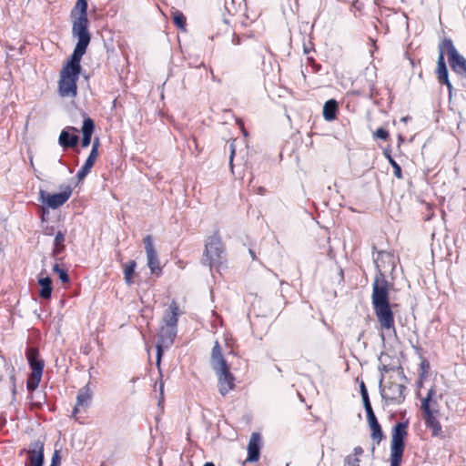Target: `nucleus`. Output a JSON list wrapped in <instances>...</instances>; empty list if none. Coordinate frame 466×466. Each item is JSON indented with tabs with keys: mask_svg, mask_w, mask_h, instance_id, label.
Returning a JSON list of instances; mask_svg holds the SVG:
<instances>
[{
	"mask_svg": "<svg viewBox=\"0 0 466 466\" xmlns=\"http://www.w3.org/2000/svg\"><path fill=\"white\" fill-rule=\"evenodd\" d=\"M97 157L88 155L87 158L86 159L84 165L81 167V168L76 173V177L79 181L83 180L91 171V168L93 167L94 164L96 163Z\"/></svg>",
	"mask_w": 466,
	"mask_h": 466,
	"instance_id": "obj_26",
	"label": "nucleus"
},
{
	"mask_svg": "<svg viewBox=\"0 0 466 466\" xmlns=\"http://www.w3.org/2000/svg\"><path fill=\"white\" fill-rule=\"evenodd\" d=\"M436 394V390L434 388L429 389L426 397L421 401V409H431V403H435V400H433V397Z\"/></svg>",
	"mask_w": 466,
	"mask_h": 466,
	"instance_id": "obj_31",
	"label": "nucleus"
},
{
	"mask_svg": "<svg viewBox=\"0 0 466 466\" xmlns=\"http://www.w3.org/2000/svg\"><path fill=\"white\" fill-rule=\"evenodd\" d=\"M100 466H107L105 462H102Z\"/></svg>",
	"mask_w": 466,
	"mask_h": 466,
	"instance_id": "obj_53",
	"label": "nucleus"
},
{
	"mask_svg": "<svg viewBox=\"0 0 466 466\" xmlns=\"http://www.w3.org/2000/svg\"><path fill=\"white\" fill-rule=\"evenodd\" d=\"M360 395H361V397L369 395L368 390H367L366 385H365V383L363 381L360 382Z\"/></svg>",
	"mask_w": 466,
	"mask_h": 466,
	"instance_id": "obj_41",
	"label": "nucleus"
},
{
	"mask_svg": "<svg viewBox=\"0 0 466 466\" xmlns=\"http://www.w3.org/2000/svg\"><path fill=\"white\" fill-rule=\"evenodd\" d=\"M52 279L49 276L40 278L38 284L40 286L39 296L44 299H49L52 295L53 286Z\"/></svg>",
	"mask_w": 466,
	"mask_h": 466,
	"instance_id": "obj_22",
	"label": "nucleus"
},
{
	"mask_svg": "<svg viewBox=\"0 0 466 466\" xmlns=\"http://www.w3.org/2000/svg\"><path fill=\"white\" fill-rule=\"evenodd\" d=\"M27 457L28 462L25 463V466H44V442L40 440L32 442L27 451Z\"/></svg>",
	"mask_w": 466,
	"mask_h": 466,
	"instance_id": "obj_13",
	"label": "nucleus"
},
{
	"mask_svg": "<svg viewBox=\"0 0 466 466\" xmlns=\"http://www.w3.org/2000/svg\"><path fill=\"white\" fill-rule=\"evenodd\" d=\"M379 370L381 371V375L383 374V372H389L390 370H394V367H390L389 365H386V364H382L379 367Z\"/></svg>",
	"mask_w": 466,
	"mask_h": 466,
	"instance_id": "obj_38",
	"label": "nucleus"
},
{
	"mask_svg": "<svg viewBox=\"0 0 466 466\" xmlns=\"http://www.w3.org/2000/svg\"><path fill=\"white\" fill-rule=\"evenodd\" d=\"M145 249L147 258V266L150 268L152 274H161V268L159 266L158 255L153 246L151 236L147 235L144 238Z\"/></svg>",
	"mask_w": 466,
	"mask_h": 466,
	"instance_id": "obj_12",
	"label": "nucleus"
},
{
	"mask_svg": "<svg viewBox=\"0 0 466 466\" xmlns=\"http://www.w3.org/2000/svg\"><path fill=\"white\" fill-rule=\"evenodd\" d=\"M99 138L96 137L93 141L92 148L89 155L94 156L96 157H98V147H99Z\"/></svg>",
	"mask_w": 466,
	"mask_h": 466,
	"instance_id": "obj_36",
	"label": "nucleus"
},
{
	"mask_svg": "<svg viewBox=\"0 0 466 466\" xmlns=\"http://www.w3.org/2000/svg\"><path fill=\"white\" fill-rule=\"evenodd\" d=\"M87 9V0H77L70 13V16L73 19L72 35L77 38L76 46L85 47H88L91 41V35L88 30Z\"/></svg>",
	"mask_w": 466,
	"mask_h": 466,
	"instance_id": "obj_4",
	"label": "nucleus"
},
{
	"mask_svg": "<svg viewBox=\"0 0 466 466\" xmlns=\"http://www.w3.org/2000/svg\"><path fill=\"white\" fill-rule=\"evenodd\" d=\"M46 214H48L47 210H44L42 214V220L44 221L46 219Z\"/></svg>",
	"mask_w": 466,
	"mask_h": 466,
	"instance_id": "obj_49",
	"label": "nucleus"
},
{
	"mask_svg": "<svg viewBox=\"0 0 466 466\" xmlns=\"http://www.w3.org/2000/svg\"><path fill=\"white\" fill-rule=\"evenodd\" d=\"M363 452H364L363 449L360 446H357L353 450L352 456L359 458L360 456H361L363 454Z\"/></svg>",
	"mask_w": 466,
	"mask_h": 466,
	"instance_id": "obj_39",
	"label": "nucleus"
},
{
	"mask_svg": "<svg viewBox=\"0 0 466 466\" xmlns=\"http://www.w3.org/2000/svg\"><path fill=\"white\" fill-rule=\"evenodd\" d=\"M124 279L127 285L131 286L134 283L133 278L136 275L137 262L130 260L129 262L123 264Z\"/></svg>",
	"mask_w": 466,
	"mask_h": 466,
	"instance_id": "obj_25",
	"label": "nucleus"
},
{
	"mask_svg": "<svg viewBox=\"0 0 466 466\" xmlns=\"http://www.w3.org/2000/svg\"><path fill=\"white\" fill-rule=\"evenodd\" d=\"M42 376L43 374L30 372L26 381V390L30 394L38 388Z\"/></svg>",
	"mask_w": 466,
	"mask_h": 466,
	"instance_id": "obj_27",
	"label": "nucleus"
},
{
	"mask_svg": "<svg viewBox=\"0 0 466 466\" xmlns=\"http://www.w3.org/2000/svg\"><path fill=\"white\" fill-rule=\"evenodd\" d=\"M180 314L178 304L173 300L165 310L162 322L163 326L177 329L178 316Z\"/></svg>",
	"mask_w": 466,
	"mask_h": 466,
	"instance_id": "obj_19",
	"label": "nucleus"
},
{
	"mask_svg": "<svg viewBox=\"0 0 466 466\" xmlns=\"http://www.w3.org/2000/svg\"><path fill=\"white\" fill-rule=\"evenodd\" d=\"M172 19L174 25L179 29H186V16L179 10L172 11Z\"/></svg>",
	"mask_w": 466,
	"mask_h": 466,
	"instance_id": "obj_28",
	"label": "nucleus"
},
{
	"mask_svg": "<svg viewBox=\"0 0 466 466\" xmlns=\"http://www.w3.org/2000/svg\"><path fill=\"white\" fill-rule=\"evenodd\" d=\"M92 400V392L90 390L89 385L82 387L77 393L76 396V403L77 406L81 407H88Z\"/></svg>",
	"mask_w": 466,
	"mask_h": 466,
	"instance_id": "obj_23",
	"label": "nucleus"
},
{
	"mask_svg": "<svg viewBox=\"0 0 466 466\" xmlns=\"http://www.w3.org/2000/svg\"><path fill=\"white\" fill-rule=\"evenodd\" d=\"M412 347H413V349H414L416 351H420V347H418V346H414V345H413Z\"/></svg>",
	"mask_w": 466,
	"mask_h": 466,
	"instance_id": "obj_51",
	"label": "nucleus"
},
{
	"mask_svg": "<svg viewBox=\"0 0 466 466\" xmlns=\"http://www.w3.org/2000/svg\"><path fill=\"white\" fill-rule=\"evenodd\" d=\"M87 47L76 46L66 63L63 66L58 81V93L62 97H76L77 80L81 73V59Z\"/></svg>",
	"mask_w": 466,
	"mask_h": 466,
	"instance_id": "obj_2",
	"label": "nucleus"
},
{
	"mask_svg": "<svg viewBox=\"0 0 466 466\" xmlns=\"http://www.w3.org/2000/svg\"><path fill=\"white\" fill-rule=\"evenodd\" d=\"M12 394L13 396L15 397V394H16V386H15V383H14L13 387H12Z\"/></svg>",
	"mask_w": 466,
	"mask_h": 466,
	"instance_id": "obj_47",
	"label": "nucleus"
},
{
	"mask_svg": "<svg viewBox=\"0 0 466 466\" xmlns=\"http://www.w3.org/2000/svg\"><path fill=\"white\" fill-rule=\"evenodd\" d=\"M204 466H215L213 462H206Z\"/></svg>",
	"mask_w": 466,
	"mask_h": 466,
	"instance_id": "obj_50",
	"label": "nucleus"
},
{
	"mask_svg": "<svg viewBox=\"0 0 466 466\" xmlns=\"http://www.w3.org/2000/svg\"><path fill=\"white\" fill-rule=\"evenodd\" d=\"M177 333V329L161 326L160 330L157 334V342L156 345L157 367L160 366L164 351L173 345Z\"/></svg>",
	"mask_w": 466,
	"mask_h": 466,
	"instance_id": "obj_9",
	"label": "nucleus"
},
{
	"mask_svg": "<svg viewBox=\"0 0 466 466\" xmlns=\"http://www.w3.org/2000/svg\"><path fill=\"white\" fill-rule=\"evenodd\" d=\"M79 130L72 126L64 127L58 137V144L64 149L76 148L79 143Z\"/></svg>",
	"mask_w": 466,
	"mask_h": 466,
	"instance_id": "obj_11",
	"label": "nucleus"
},
{
	"mask_svg": "<svg viewBox=\"0 0 466 466\" xmlns=\"http://www.w3.org/2000/svg\"><path fill=\"white\" fill-rule=\"evenodd\" d=\"M437 78L439 82L445 85L449 90V95L451 96L452 85L449 79V71L445 62L444 56H442V51L439 54L437 61Z\"/></svg>",
	"mask_w": 466,
	"mask_h": 466,
	"instance_id": "obj_17",
	"label": "nucleus"
},
{
	"mask_svg": "<svg viewBox=\"0 0 466 466\" xmlns=\"http://www.w3.org/2000/svg\"><path fill=\"white\" fill-rule=\"evenodd\" d=\"M384 258L393 265V257L386 251H379L377 257L373 258L377 272L372 284L371 304L380 329L396 336L394 314L390 303V284L379 263V260Z\"/></svg>",
	"mask_w": 466,
	"mask_h": 466,
	"instance_id": "obj_1",
	"label": "nucleus"
},
{
	"mask_svg": "<svg viewBox=\"0 0 466 466\" xmlns=\"http://www.w3.org/2000/svg\"><path fill=\"white\" fill-rule=\"evenodd\" d=\"M386 158L389 160V163L393 168L394 176L398 178L402 177V172L400 166L394 160V158L391 157L390 152L389 150H384L383 152Z\"/></svg>",
	"mask_w": 466,
	"mask_h": 466,
	"instance_id": "obj_29",
	"label": "nucleus"
},
{
	"mask_svg": "<svg viewBox=\"0 0 466 466\" xmlns=\"http://www.w3.org/2000/svg\"><path fill=\"white\" fill-rule=\"evenodd\" d=\"M79 407H80V406H77V403H76V405H75V407H74V409H73V411H72V416H76V415L78 413V411H79Z\"/></svg>",
	"mask_w": 466,
	"mask_h": 466,
	"instance_id": "obj_45",
	"label": "nucleus"
},
{
	"mask_svg": "<svg viewBox=\"0 0 466 466\" xmlns=\"http://www.w3.org/2000/svg\"><path fill=\"white\" fill-rule=\"evenodd\" d=\"M60 464H61L60 451L55 450L52 459H51L50 466H60Z\"/></svg>",
	"mask_w": 466,
	"mask_h": 466,
	"instance_id": "obj_35",
	"label": "nucleus"
},
{
	"mask_svg": "<svg viewBox=\"0 0 466 466\" xmlns=\"http://www.w3.org/2000/svg\"><path fill=\"white\" fill-rule=\"evenodd\" d=\"M339 103L331 98L325 102L323 106V117L327 121H333L337 117Z\"/></svg>",
	"mask_w": 466,
	"mask_h": 466,
	"instance_id": "obj_21",
	"label": "nucleus"
},
{
	"mask_svg": "<svg viewBox=\"0 0 466 466\" xmlns=\"http://www.w3.org/2000/svg\"><path fill=\"white\" fill-rule=\"evenodd\" d=\"M422 411L426 427L431 431L432 436H439L441 432V425L435 416L438 410H434L433 409H422Z\"/></svg>",
	"mask_w": 466,
	"mask_h": 466,
	"instance_id": "obj_18",
	"label": "nucleus"
},
{
	"mask_svg": "<svg viewBox=\"0 0 466 466\" xmlns=\"http://www.w3.org/2000/svg\"><path fill=\"white\" fill-rule=\"evenodd\" d=\"M224 245L218 231L210 236L205 244L204 258L202 263L208 266L210 269L221 264Z\"/></svg>",
	"mask_w": 466,
	"mask_h": 466,
	"instance_id": "obj_7",
	"label": "nucleus"
},
{
	"mask_svg": "<svg viewBox=\"0 0 466 466\" xmlns=\"http://www.w3.org/2000/svg\"><path fill=\"white\" fill-rule=\"evenodd\" d=\"M420 367L422 370L425 369V367L429 368V363L426 360L421 361Z\"/></svg>",
	"mask_w": 466,
	"mask_h": 466,
	"instance_id": "obj_46",
	"label": "nucleus"
},
{
	"mask_svg": "<svg viewBox=\"0 0 466 466\" xmlns=\"http://www.w3.org/2000/svg\"><path fill=\"white\" fill-rule=\"evenodd\" d=\"M383 380L384 374L380 375L379 381L380 393L382 400H385L387 404H401L406 398V386L396 382H389L388 385L383 386Z\"/></svg>",
	"mask_w": 466,
	"mask_h": 466,
	"instance_id": "obj_8",
	"label": "nucleus"
},
{
	"mask_svg": "<svg viewBox=\"0 0 466 466\" xmlns=\"http://www.w3.org/2000/svg\"><path fill=\"white\" fill-rule=\"evenodd\" d=\"M235 152H236V150H235L234 144L231 143L230 144V157H229V163H230L231 168L233 167L232 162H233V157L235 156Z\"/></svg>",
	"mask_w": 466,
	"mask_h": 466,
	"instance_id": "obj_40",
	"label": "nucleus"
},
{
	"mask_svg": "<svg viewBox=\"0 0 466 466\" xmlns=\"http://www.w3.org/2000/svg\"><path fill=\"white\" fill-rule=\"evenodd\" d=\"M25 357L31 373L43 374L45 362L39 356V350L35 347H28L25 350Z\"/></svg>",
	"mask_w": 466,
	"mask_h": 466,
	"instance_id": "obj_14",
	"label": "nucleus"
},
{
	"mask_svg": "<svg viewBox=\"0 0 466 466\" xmlns=\"http://www.w3.org/2000/svg\"><path fill=\"white\" fill-rule=\"evenodd\" d=\"M249 254H250V256H251L253 260L256 259L255 252L251 248L249 249Z\"/></svg>",
	"mask_w": 466,
	"mask_h": 466,
	"instance_id": "obj_48",
	"label": "nucleus"
},
{
	"mask_svg": "<svg viewBox=\"0 0 466 466\" xmlns=\"http://www.w3.org/2000/svg\"><path fill=\"white\" fill-rule=\"evenodd\" d=\"M65 232L61 231V230H58L56 234H55V239H54V248L52 249V255L56 258V259H57V256L59 254H61L65 248H66V246L64 244L65 242Z\"/></svg>",
	"mask_w": 466,
	"mask_h": 466,
	"instance_id": "obj_24",
	"label": "nucleus"
},
{
	"mask_svg": "<svg viewBox=\"0 0 466 466\" xmlns=\"http://www.w3.org/2000/svg\"><path fill=\"white\" fill-rule=\"evenodd\" d=\"M286 466H289V463Z\"/></svg>",
	"mask_w": 466,
	"mask_h": 466,
	"instance_id": "obj_54",
	"label": "nucleus"
},
{
	"mask_svg": "<svg viewBox=\"0 0 466 466\" xmlns=\"http://www.w3.org/2000/svg\"><path fill=\"white\" fill-rule=\"evenodd\" d=\"M374 137L375 138H378V139H381V140H384V141H387L390 137V134H389V131L384 128V127H379L375 133H374Z\"/></svg>",
	"mask_w": 466,
	"mask_h": 466,
	"instance_id": "obj_32",
	"label": "nucleus"
},
{
	"mask_svg": "<svg viewBox=\"0 0 466 466\" xmlns=\"http://www.w3.org/2000/svg\"><path fill=\"white\" fill-rule=\"evenodd\" d=\"M363 406L367 415L374 413L369 395L362 396Z\"/></svg>",
	"mask_w": 466,
	"mask_h": 466,
	"instance_id": "obj_34",
	"label": "nucleus"
},
{
	"mask_svg": "<svg viewBox=\"0 0 466 466\" xmlns=\"http://www.w3.org/2000/svg\"><path fill=\"white\" fill-rule=\"evenodd\" d=\"M397 370H398V374H399V376H400L401 379H406V377H405V375H404V372H403V370H402L400 367H399V368L397 369Z\"/></svg>",
	"mask_w": 466,
	"mask_h": 466,
	"instance_id": "obj_43",
	"label": "nucleus"
},
{
	"mask_svg": "<svg viewBox=\"0 0 466 466\" xmlns=\"http://www.w3.org/2000/svg\"><path fill=\"white\" fill-rule=\"evenodd\" d=\"M53 272L57 274L59 280L62 283H68L70 281L69 275L67 271L62 268H60L58 263H56L53 267Z\"/></svg>",
	"mask_w": 466,
	"mask_h": 466,
	"instance_id": "obj_30",
	"label": "nucleus"
},
{
	"mask_svg": "<svg viewBox=\"0 0 466 466\" xmlns=\"http://www.w3.org/2000/svg\"><path fill=\"white\" fill-rule=\"evenodd\" d=\"M409 422H397L392 429L390 443V466H400L405 450V439L408 435Z\"/></svg>",
	"mask_w": 466,
	"mask_h": 466,
	"instance_id": "obj_5",
	"label": "nucleus"
},
{
	"mask_svg": "<svg viewBox=\"0 0 466 466\" xmlns=\"http://www.w3.org/2000/svg\"><path fill=\"white\" fill-rule=\"evenodd\" d=\"M441 51L442 56L447 53L451 70L462 78H466V58L458 52L451 38H444L439 45V54Z\"/></svg>",
	"mask_w": 466,
	"mask_h": 466,
	"instance_id": "obj_6",
	"label": "nucleus"
},
{
	"mask_svg": "<svg viewBox=\"0 0 466 466\" xmlns=\"http://www.w3.org/2000/svg\"><path fill=\"white\" fill-rule=\"evenodd\" d=\"M72 189L66 187L65 190L59 193L50 194L44 189H40L38 200L52 209L58 208L63 206L70 198Z\"/></svg>",
	"mask_w": 466,
	"mask_h": 466,
	"instance_id": "obj_10",
	"label": "nucleus"
},
{
	"mask_svg": "<svg viewBox=\"0 0 466 466\" xmlns=\"http://www.w3.org/2000/svg\"><path fill=\"white\" fill-rule=\"evenodd\" d=\"M210 367L218 377V391L226 396L235 388V377L230 371V366L225 359L218 341H216L210 354Z\"/></svg>",
	"mask_w": 466,
	"mask_h": 466,
	"instance_id": "obj_3",
	"label": "nucleus"
},
{
	"mask_svg": "<svg viewBox=\"0 0 466 466\" xmlns=\"http://www.w3.org/2000/svg\"><path fill=\"white\" fill-rule=\"evenodd\" d=\"M56 232H55V227L54 226H46L44 228H43V234L46 235V236H53L55 235Z\"/></svg>",
	"mask_w": 466,
	"mask_h": 466,
	"instance_id": "obj_37",
	"label": "nucleus"
},
{
	"mask_svg": "<svg viewBox=\"0 0 466 466\" xmlns=\"http://www.w3.org/2000/svg\"><path fill=\"white\" fill-rule=\"evenodd\" d=\"M368 423L371 430L370 437L372 441H376V444H380L384 438V434L380 424L379 423L375 413L367 415Z\"/></svg>",
	"mask_w": 466,
	"mask_h": 466,
	"instance_id": "obj_20",
	"label": "nucleus"
},
{
	"mask_svg": "<svg viewBox=\"0 0 466 466\" xmlns=\"http://www.w3.org/2000/svg\"><path fill=\"white\" fill-rule=\"evenodd\" d=\"M261 436L258 432H253L248 444L247 461H258L260 456Z\"/></svg>",
	"mask_w": 466,
	"mask_h": 466,
	"instance_id": "obj_16",
	"label": "nucleus"
},
{
	"mask_svg": "<svg viewBox=\"0 0 466 466\" xmlns=\"http://www.w3.org/2000/svg\"><path fill=\"white\" fill-rule=\"evenodd\" d=\"M232 43L234 45H239L240 44V38L238 35H237L236 34L233 35V37H232Z\"/></svg>",
	"mask_w": 466,
	"mask_h": 466,
	"instance_id": "obj_42",
	"label": "nucleus"
},
{
	"mask_svg": "<svg viewBox=\"0 0 466 466\" xmlns=\"http://www.w3.org/2000/svg\"><path fill=\"white\" fill-rule=\"evenodd\" d=\"M82 115L84 119L80 130L82 133L81 147L86 148L91 144L92 135L95 131V122L85 112H83Z\"/></svg>",
	"mask_w": 466,
	"mask_h": 466,
	"instance_id": "obj_15",
	"label": "nucleus"
},
{
	"mask_svg": "<svg viewBox=\"0 0 466 466\" xmlns=\"http://www.w3.org/2000/svg\"><path fill=\"white\" fill-rule=\"evenodd\" d=\"M10 380L12 381V383H15V369L12 368V373L10 375Z\"/></svg>",
	"mask_w": 466,
	"mask_h": 466,
	"instance_id": "obj_44",
	"label": "nucleus"
},
{
	"mask_svg": "<svg viewBox=\"0 0 466 466\" xmlns=\"http://www.w3.org/2000/svg\"><path fill=\"white\" fill-rule=\"evenodd\" d=\"M360 458L353 457L352 455H348L344 460L343 466H360Z\"/></svg>",
	"mask_w": 466,
	"mask_h": 466,
	"instance_id": "obj_33",
	"label": "nucleus"
},
{
	"mask_svg": "<svg viewBox=\"0 0 466 466\" xmlns=\"http://www.w3.org/2000/svg\"><path fill=\"white\" fill-rule=\"evenodd\" d=\"M408 118H409L408 116H405V117H402L401 120L406 122V121H408Z\"/></svg>",
	"mask_w": 466,
	"mask_h": 466,
	"instance_id": "obj_52",
	"label": "nucleus"
}]
</instances>
